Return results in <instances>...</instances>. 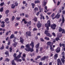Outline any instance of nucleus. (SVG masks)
Segmentation results:
<instances>
[{"mask_svg": "<svg viewBox=\"0 0 65 65\" xmlns=\"http://www.w3.org/2000/svg\"><path fill=\"white\" fill-rule=\"evenodd\" d=\"M26 47L25 48V50L26 51L30 52H32L34 51V50L33 48H30L29 44H27L26 45Z\"/></svg>", "mask_w": 65, "mask_h": 65, "instance_id": "f257e3e1", "label": "nucleus"}, {"mask_svg": "<svg viewBox=\"0 0 65 65\" xmlns=\"http://www.w3.org/2000/svg\"><path fill=\"white\" fill-rule=\"evenodd\" d=\"M45 34H46V35L47 36H48L49 37H51L52 36V35L50 34V33H48V30H45L44 32Z\"/></svg>", "mask_w": 65, "mask_h": 65, "instance_id": "f03ea898", "label": "nucleus"}, {"mask_svg": "<svg viewBox=\"0 0 65 65\" xmlns=\"http://www.w3.org/2000/svg\"><path fill=\"white\" fill-rule=\"evenodd\" d=\"M57 27V25L56 24H51V27L52 29H53V30H55L56 29V27Z\"/></svg>", "mask_w": 65, "mask_h": 65, "instance_id": "7ed1b4c3", "label": "nucleus"}, {"mask_svg": "<svg viewBox=\"0 0 65 65\" xmlns=\"http://www.w3.org/2000/svg\"><path fill=\"white\" fill-rule=\"evenodd\" d=\"M26 54H23V57H21V59L22 60L24 61L25 60V58H26Z\"/></svg>", "mask_w": 65, "mask_h": 65, "instance_id": "20e7f679", "label": "nucleus"}, {"mask_svg": "<svg viewBox=\"0 0 65 65\" xmlns=\"http://www.w3.org/2000/svg\"><path fill=\"white\" fill-rule=\"evenodd\" d=\"M62 22L60 24L61 26H62L63 25V24L64 23V22H65V19H64V17L62 16Z\"/></svg>", "mask_w": 65, "mask_h": 65, "instance_id": "39448f33", "label": "nucleus"}, {"mask_svg": "<svg viewBox=\"0 0 65 65\" xmlns=\"http://www.w3.org/2000/svg\"><path fill=\"white\" fill-rule=\"evenodd\" d=\"M26 34L27 35L29 36H30L31 35V32L30 31H29L28 32H26Z\"/></svg>", "mask_w": 65, "mask_h": 65, "instance_id": "423d86ee", "label": "nucleus"}, {"mask_svg": "<svg viewBox=\"0 0 65 65\" xmlns=\"http://www.w3.org/2000/svg\"><path fill=\"white\" fill-rule=\"evenodd\" d=\"M37 27L38 28H40V27L41 26V24L40 23V21H38V24H37Z\"/></svg>", "mask_w": 65, "mask_h": 65, "instance_id": "0eeeda50", "label": "nucleus"}, {"mask_svg": "<svg viewBox=\"0 0 65 65\" xmlns=\"http://www.w3.org/2000/svg\"><path fill=\"white\" fill-rule=\"evenodd\" d=\"M20 42L22 44L23 43V42L24 41V40L23 39V38L22 37H20Z\"/></svg>", "mask_w": 65, "mask_h": 65, "instance_id": "6e6552de", "label": "nucleus"}, {"mask_svg": "<svg viewBox=\"0 0 65 65\" xmlns=\"http://www.w3.org/2000/svg\"><path fill=\"white\" fill-rule=\"evenodd\" d=\"M58 54H56L54 56V59L56 60L57 58L58 57Z\"/></svg>", "mask_w": 65, "mask_h": 65, "instance_id": "1a4fd4ad", "label": "nucleus"}, {"mask_svg": "<svg viewBox=\"0 0 65 65\" xmlns=\"http://www.w3.org/2000/svg\"><path fill=\"white\" fill-rule=\"evenodd\" d=\"M57 63L60 64V65H62V63L61 61V60H60V59H58L57 60Z\"/></svg>", "mask_w": 65, "mask_h": 65, "instance_id": "9d476101", "label": "nucleus"}, {"mask_svg": "<svg viewBox=\"0 0 65 65\" xmlns=\"http://www.w3.org/2000/svg\"><path fill=\"white\" fill-rule=\"evenodd\" d=\"M52 46H53L52 45H50V49L51 51V52L54 51L55 50L54 48L53 47H52Z\"/></svg>", "mask_w": 65, "mask_h": 65, "instance_id": "9b49d317", "label": "nucleus"}, {"mask_svg": "<svg viewBox=\"0 0 65 65\" xmlns=\"http://www.w3.org/2000/svg\"><path fill=\"white\" fill-rule=\"evenodd\" d=\"M45 27H46V29L47 30H49V26L46 23L45 25Z\"/></svg>", "mask_w": 65, "mask_h": 65, "instance_id": "f8f14e48", "label": "nucleus"}, {"mask_svg": "<svg viewBox=\"0 0 65 65\" xmlns=\"http://www.w3.org/2000/svg\"><path fill=\"white\" fill-rule=\"evenodd\" d=\"M53 44H54V43L53 42H47V45H49V46H50V45H53Z\"/></svg>", "mask_w": 65, "mask_h": 65, "instance_id": "ddd939ff", "label": "nucleus"}, {"mask_svg": "<svg viewBox=\"0 0 65 65\" xmlns=\"http://www.w3.org/2000/svg\"><path fill=\"white\" fill-rule=\"evenodd\" d=\"M30 45L31 46L32 48H33L34 47V42H31V43L30 44Z\"/></svg>", "mask_w": 65, "mask_h": 65, "instance_id": "4468645a", "label": "nucleus"}, {"mask_svg": "<svg viewBox=\"0 0 65 65\" xmlns=\"http://www.w3.org/2000/svg\"><path fill=\"white\" fill-rule=\"evenodd\" d=\"M5 55H7V57H9V52L8 51H6L5 53Z\"/></svg>", "mask_w": 65, "mask_h": 65, "instance_id": "2eb2a0df", "label": "nucleus"}, {"mask_svg": "<svg viewBox=\"0 0 65 65\" xmlns=\"http://www.w3.org/2000/svg\"><path fill=\"white\" fill-rule=\"evenodd\" d=\"M46 59V56H45L43 57L40 58L41 61H45V59Z\"/></svg>", "mask_w": 65, "mask_h": 65, "instance_id": "dca6fc26", "label": "nucleus"}, {"mask_svg": "<svg viewBox=\"0 0 65 65\" xmlns=\"http://www.w3.org/2000/svg\"><path fill=\"white\" fill-rule=\"evenodd\" d=\"M60 48H61L60 47H58L57 48L56 51V53H59L60 52Z\"/></svg>", "mask_w": 65, "mask_h": 65, "instance_id": "f3484780", "label": "nucleus"}, {"mask_svg": "<svg viewBox=\"0 0 65 65\" xmlns=\"http://www.w3.org/2000/svg\"><path fill=\"white\" fill-rule=\"evenodd\" d=\"M39 12H41V10H42V12H43V8H42L41 9V7H39Z\"/></svg>", "mask_w": 65, "mask_h": 65, "instance_id": "a211bd4d", "label": "nucleus"}, {"mask_svg": "<svg viewBox=\"0 0 65 65\" xmlns=\"http://www.w3.org/2000/svg\"><path fill=\"white\" fill-rule=\"evenodd\" d=\"M11 63L12 65H16V63H15V62H14V60H12Z\"/></svg>", "mask_w": 65, "mask_h": 65, "instance_id": "6ab92c4d", "label": "nucleus"}, {"mask_svg": "<svg viewBox=\"0 0 65 65\" xmlns=\"http://www.w3.org/2000/svg\"><path fill=\"white\" fill-rule=\"evenodd\" d=\"M40 45V43H38L37 44L35 47H36V48H38V47H39V45Z\"/></svg>", "mask_w": 65, "mask_h": 65, "instance_id": "aec40b11", "label": "nucleus"}, {"mask_svg": "<svg viewBox=\"0 0 65 65\" xmlns=\"http://www.w3.org/2000/svg\"><path fill=\"white\" fill-rule=\"evenodd\" d=\"M3 31V33H5V29H2V28H0V31Z\"/></svg>", "mask_w": 65, "mask_h": 65, "instance_id": "412c9836", "label": "nucleus"}, {"mask_svg": "<svg viewBox=\"0 0 65 65\" xmlns=\"http://www.w3.org/2000/svg\"><path fill=\"white\" fill-rule=\"evenodd\" d=\"M60 15H59V14H57L55 16V18H56L57 19H58L59 18H60Z\"/></svg>", "mask_w": 65, "mask_h": 65, "instance_id": "4be33fe9", "label": "nucleus"}, {"mask_svg": "<svg viewBox=\"0 0 65 65\" xmlns=\"http://www.w3.org/2000/svg\"><path fill=\"white\" fill-rule=\"evenodd\" d=\"M47 24H48V26H49V27H50L51 26V21L49 20L48 21H47Z\"/></svg>", "mask_w": 65, "mask_h": 65, "instance_id": "5701e85b", "label": "nucleus"}, {"mask_svg": "<svg viewBox=\"0 0 65 65\" xmlns=\"http://www.w3.org/2000/svg\"><path fill=\"white\" fill-rule=\"evenodd\" d=\"M18 44V43L17 42H14L13 44H12V45L14 46V47H16V46Z\"/></svg>", "mask_w": 65, "mask_h": 65, "instance_id": "b1692460", "label": "nucleus"}, {"mask_svg": "<svg viewBox=\"0 0 65 65\" xmlns=\"http://www.w3.org/2000/svg\"><path fill=\"white\" fill-rule=\"evenodd\" d=\"M22 52L20 53L19 54V55L18 56H17V57H18V58L19 59V58H20L21 57V55H22Z\"/></svg>", "mask_w": 65, "mask_h": 65, "instance_id": "393cba45", "label": "nucleus"}, {"mask_svg": "<svg viewBox=\"0 0 65 65\" xmlns=\"http://www.w3.org/2000/svg\"><path fill=\"white\" fill-rule=\"evenodd\" d=\"M31 5L32 6V8H34V7H35V4H34V3H32L31 4Z\"/></svg>", "mask_w": 65, "mask_h": 65, "instance_id": "a878e982", "label": "nucleus"}, {"mask_svg": "<svg viewBox=\"0 0 65 65\" xmlns=\"http://www.w3.org/2000/svg\"><path fill=\"white\" fill-rule=\"evenodd\" d=\"M14 37V35L13 34H12L11 35V36L10 37V39H12Z\"/></svg>", "mask_w": 65, "mask_h": 65, "instance_id": "bb28decb", "label": "nucleus"}, {"mask_svg": "<svg viewBox=\"0 0 65 65\" xmlns=\"http://www.w3.org/2000/svg\"><path fill=\"white\" fill-rule=\"evenodd\" d=\"M4 48V45L3 44L2 47L0 48V50H3Z\"/></svg>", "mask_w": 65, "mask_h": 65, "instance_id": "cd10ccee", "label": "nucleus"}, {"mask_svg": "<svg viewBox=\"0 0 65 65\" xmlns=\"http://www.w3.org/2000/svg\"><path fill=\"white\" fill-rule=\"evenodd\" d=\"M32 20L33 21H35V22H36L37 21V18L36 17H35Z\"/></svg>", "mask_w": 65, "mask_h": 65, "instance_id": "c85d7f7f", "label": "nucleus"}, {"mask_svg": "<svg viewBox=\"0 0 65 65\" xmlns=\"http://www.w3.org/2000/svg\"><path fill=\"white\" fill-rule=\"evenodd\" d=\"M15 7V5H14V4H12L11 5V8H13V9Z\"/></svg>", "mask_w": 65, "mask_h": 65, "instance_id": "c756f323", "label": "nucleus"}, {"mask_svg": "<svg viewBox=\"0 0 65 65\" xmlns=\"http://www.w3.org/2000/svg\"><path fill=\"white\" fill-rule=\"evenodd\" d=\"M61 61L62 62L63 64H64V63H65V59L61 58Z\"/></svg>", "mask_w": 65, "mask_h": 65, "instance_id": "7c9ffc66", "label": "nucleus"}, {"mask_svg": "<svg viewBox=\"0 0 65 65\" xmlns=\"http://www.w3.org/2000/svg\"><path fill=\"white\" fill-rule=\"evenodd\" d=\"M9 12V10H7L5 12V13L6 14H8V13Z\"/></svg>", "mask_w": 65, "mask_h": 65, "instance_id": "2f4dec72", "label": "nucleus"}, {"mask_svg": "<svg viewBox=\"0 0 65 65\" xmlns=\"http://www.w3.org/2000/svg\"><path fill=\"white\" fill-rule=\"evenodd\" d=\"M55 40L56 41H58V40H60V38H59L58 37H56L55 38Z\"/></svg>", "mask_w": 65, "mask_h": 65, "instance_id": "473e14b6", "label": "nucleus"}, {"mask_svg": "<svg viewBox=\"0 0 65 65\" xmlns=\"http://www.w3.org/2000/svg\"><path fill=\"white\" fill-rule=\"evenodd\" d=\"M63 29L61 27H59V32H62V30H63Z\"/></svg>", "mask_w": 65, "mask_h": 65, "instance_id": "72a5a7b5", "label": "nucleus"}, {"mask_svg": "<svg viewBox=\"0 0 65 65\" xmlns=\"http://www.w3.org/2000/svg\"><path fill=\"white\" fill-rule=\"evenodd\" d=\"M40 3V1L38 0H37L35 1V4H37V3Z\"/></svg>", "mask_w": 65, "mask_h": 65, "instance_id": "f704fd0d", "label": "nucleus"}, {"mask_svg": "<svg viewBox=\"0 0 65 65\" xmlns=\"http://www.w3.org/2000/svg\"><path fill=\"white\" fill-rule=\"evenodd\" d=\"M43 6H45L46 4V2H45V1L44 0L43 1Z\"/></svg>", "mask_w": 65, "mask_h": 65, "instance_id": "c9c22d12", "label": "nucleus"}, {"mask_svg": "<svg viewBox=\"0 0 65 65\" xmlns=\"http://www.w3.org/2000/svg\"><path fill=\"white\" fill-rule=\"evenodd\" d=\"M44 39L45 40H50V38L46 37H45Z\"/></svg>", "mask_w": 65, "mask_h": 65, "instance_id": "e433bc0d", "label": "nucleus"}, {"mask_svg": "<svg viewBox=\"0 0 65 65\" xmlns=\"http://www.w3.org/2000/svg\"><path fill=\"white\" fill-rule=\"evenodd\" d=\"M5 61L7 62H9L10 61V59H9L8 58H6Z\"/></svg>", "mask_w": 65, "mask_h": 65, "instance_id": "4c0bfd02", "label": "nucleus"}, {"mask_svg": "<svg viewBox=\"0 0 65 65\" xmlns=\"http://www.w3.org/2000/svg\"><path fill=\"white\" fill-rule=\"evenodd\" d=\"M38 8L36 7L34 9V10H35V11H38Z\"/></svg>", "mask_w": 65, "mask_h": 65, "instance_id": "58836bf2", "label": "nucleus"}, {"mask_svg": "<svg viewBox=\"0 0 65 65\" xmlns=\"http://www.w3.org/2000/svg\"><path fill=\"white\" fill-rule=\"evenodd\" d=\"M29 55H30L31 57H32V56H35V53H32V54H31V53H30L29 54Z\"/></svg>", "mask_w": 65, "mask_h": 65, "instance_id": "ea45409f", "label": "nucleus"}, {"mask_svg": "<svg viewBox=\"0 0 65 65\" xmlns=\"http://www.w3.org/2000/svg\"><path fill=\"white\" fill-rule=\"evenodd\" d=\"M3 11V7L1 8L0 9V11L2 12Z\"/></svg>", "mask_w": 65, "mask_h": 65, "instance_id": "a19ab883", "label": "nucleus"}, {"mask_svg": "<svg viewBox=\"0 0 65 65\" xmlns=\"http://www.w3.org/2000/svg\"><path fill=\"white\" fill-rule=\"evenodd\" d=\"M14 19H15V17H14V16H12V21H13V20H14Z\"/></svg>", "mask_w": 65, "mask_h": 65, "instance_id": "79ce46f5", "label": "nucleus"}, {"mask_svg": "<svg viewBox=\"0 0 65 65\" xmlns=\"http://www.w3.org/2000/svg\"><path fill=\"white\" fill-rule=\"evenodd\" d=\"M22 60L21 59H18L17 60V62H22Z\"/></svg>", "mask_w": 65, "mask_h": 65, "instance_id": "37998d69", "label": "nucleus"}, {"mask_svg": "<svg viewBox=\"0 0 65 65\" xmlns=\"http://www.w3.org/2000/svg\"><path fill=\"white\" fill-rule=\"evenodd\" d=\"M9 20V19L8 18H7L6 19H5V22H7V21H8Z\"/></svg>", "mask_w": 65, "mask_h": 65, "instance_id": "c03bdc74", "label": "nucleus"}, {"mask_svg": "<svg viewBox=\"0 0 65 65\" xmlns=\"http://www.w3.org/2000/svg\"><path fill=\"white\" fill-rule=\"evenodd\" d=\"M4 2H3L1 3L0 5L1 6H3V5H4Z\"/></svg>", "mask_w": 65, "mask_h": 65, "instance_id": "a18cd8bd", "label": "nucleus"}, {"mask_svg": "<svg viewBox=\"0 0 65 65\" xmlns=\"http://www.w3.org/2000/svg\"><path fill=\"white\" fill-rule=\"evenodd\" d=\"M20 19H21V18L20 17H17L16 18V20L18 21H19V20H20Z\"/></svg>", "mask_w": 65, "mask_h": 65, "instance_id": "49530a36", "label": "nucleus"}, {"mask_svg": "<svg viewBox=\"0 0 65 65\" xmlns=\"http://www.w3.org/2000/svg\"><path fill=\"white\" fill-rule=\"evenodd\" d=\"M15 58L14 59V60H18V57H17H17H14Z\"/></svg>", "mask_w": 65, "mask_h": 65, "instance_id": "de8ad7c7", "label": "nucleus"}, {"mask_svg": "<svg viewBox=\"0 0 65 65\" xmlns=\"http://www.w3.org/2000/svg\"><path fill=\"white\" fill-rule=\"evenodd\" d=\"M19 23H16L15 25V27H17V26L19 25Z\"/></svg>", "mask_w": 65, "mask_h": 65, "instance_id": "09e8293b", "label": "nucleus"}, {"mask_svg": "<svg viewBox=\"0 0 65 65\" xmlns=\"http://www.w3.org/2000/svg\"><path fill=\"white\" fill-rule=\"evenodd\" d=\"M31 21H30L29 22H27L28 24L29 25H31Z\"/></svg>", "mask_w": 65, "mask_h": 65, "instance_id": "8fccbe9b", "label": "nucleus"}, {"mask_svg": "<svg viewBox=\"0 0 65 65\" xmlns=\"http://www.w3.org/2000/svg\"><path fill=\"white\" fill-rule=\"evenodd\" d=\"M9 49L10 50V52L11 53V52L12 50V47H10Z\"/></svg>", "mask_w": 65, "mask_h": 65, "instance_id": "3c124183", "label": "nucleus"}, {"mask_svg": "<svg viewBox=\"0 0 65 65\" xmlns=\"http://www.w3.org/2000/svg\"><path fill=\"white\" fill-rule=\"evenodd\" d=\"M33 31H37V29L36 28H34L33 29Z\"/></svg>", "mask_w": 65, "mask_h": 65, "instance_id": "603ef678", "label": "nucleus"}, {"mask_svg": "<svg viewBox=\"0 0 65 65\" xmlns=\"http://www.w3.org/2000/svg\"><path fill=\"white\" fill-rule=\"evenodd\" d=\"M55 15V13H53V14L51 15V17L52 18H53V17H54V16Z\"/></svg>", "mask_w": 65, "mask_h": 65, "instance_id": "864d4df0", "label": "nucleus"}, {"mask_svg": "<svg viewBox=\"0 0 65 65\" xmlns=\"http://www.w3.org/2000/svg\"><path fill=\"white\" fill-rule=\"evenodd\" d=\"M65 33V30L64 29H63V30H62V32L61 33L62 34L63 33Z\"/></svg>", "mask_w": 65, "mask_h": 65, "instance_id": "5fc2aeb1", "label": "nucleus"}, {"mask_svg": "<svg viewBox=\"0 0 65 65\" xmlns=\"http://www.w3.org/2000/svg\"><path fill=\"white\" fill-rule=\"evenodd\" d=\"M40 13H39V12H37V14H36V15L37 17H38V15Z\"/></svg>", "mask_w": 65, "mask_h": 65, "instance_id": "6e6d98bb", "label": "nucleus"}, {"mask_svg": "<svg viewBox=\"0 0 65 65\" xmlns=\"http://www.w3.org/2000/svg\"><path fill=\"white\" fill-rule=\"evenodd\" d=\"M15 4V6H18V3H17V2H15L14 3Z\"/></svg>", "mask_w": 65, "mask_h": 65, "instance_id": "4d7b16f0", "label": "nucleus"}, {"mask_svg": "<svg viewBox=\"0 0 65 65\" xmlns=\"http://www.w3.org/2000/svg\"><path fill=\"white\" fill-rule=\"evenodd\" d=\"M1 27H2L3 28H4V27H5V24H3L1 26Z\"/></svg>", "mask_w": 65, "mask_h": 65, "instance_id": "13d9d810", "label": "nucleus"}, {"mask_svg": "<svg viewBox=\"0 0 65 65\" xmlns=\"http://www.w3.org/2000/svg\"><path fill=\"white\" fill-rule=\"evenodd\" d=\"M42 50H43V48L42 47H41L40 50V52H41V51H42Z\"/></svg>", "mask_w": 65, "mask_h": 65, "instance_id": "bf43d9fd", "label": "nucleus"}, {"mask_svg": "<svg viewBox=\"0 0 65 65\" xmlns=\"http://www.w3.org/2000/svg\"><path fill=\"white\" fill-rule=\"evenodd\" d=\"M8 34H9V31L7 32L6 34V35H7V36L8 35Z\"/></svg>", "mask_w": 65, "mask_h": 65, "instance_id": "052dcab7", "label": "nucleus"}, {"mask_svg": "<svg viewBox=\"0 0 65 65\" xmlns=\"http://www.w3.org/2000/svg\"><path fill=\"white\" fill-rule=\"evenodd\" d=\"M13 56L14 57H16V56H17V54L15 53H14L13 54Z\"/></svg>", "mask_w": 65, "mask_h": 65, "instance_id": "680f3d73", "label": "nucleus"}, {"mask_svg": "<svg viewBox=\"0 0 65 65\" xmlns=\"http://www.w3.org/2000/svg\"><path fill=\"white\" fill-rule=\"evenodd\" d=\"M40 39L41 40V41H43H43H44V40L43 39H42V38H41Z\"/></svg>", "mask_w": 65, "mask_h": 65, "instance_id": "e2e57ef3", "label": "nucleus"}, {"mask_svg": "<svg viewBox=\"0 0 65 65\" xmlns=\"http://www.w3.org/2000/svg\"><path fill=\"white\" fill-rule=\"evenodd\" d=\"M52 34L55 37L56 36V35L55 34V33L54 32H53Z\"/></svg>", "mask_w": 65, "mask_h": 65, "instance_id": "0e129e2a", "label": "nucleus"}, {"mask_svg": "<svg viewBox=\"0 0 65 65\" xmlns=\"http://www.w3.org/2000/svg\"><path fill=\"white\" fill-rule=\"evenodd\" d=\"M60 2H57V6H59V5H60Z\"/></svg>", "mask_w": 65, "mask_h": 65, "instance_id": "69168bd1", "label": "nucleus"}, {"mask_svg": "<svg viewBox=\"0 0 65 65\" xmlns=\"http://www.w3.org/2000/svg\"><path fill=\"white\" fill-rule=\"evenodd\" d=\"M58 12H59V13H61V8H60V9H59L58 11Z\"/></svg>", "mask_w": 65, "mask_h": 65, "instance_id": "338daca9", "label": "nucleus"}, {"mask_svg": "<svg viewBox=\"0 0 65 65\" xmlns=\"http://www.w3.org/2000/svg\"><path fill=\"white\" fill-rule=\"evenodd\" d=\"M62 57V59H65V55H63Z\"/></svg>", "mask_w": 65, "mask_h": 65, "instance_id": "774afa93", "label": "nucleus"}]
</instances>
